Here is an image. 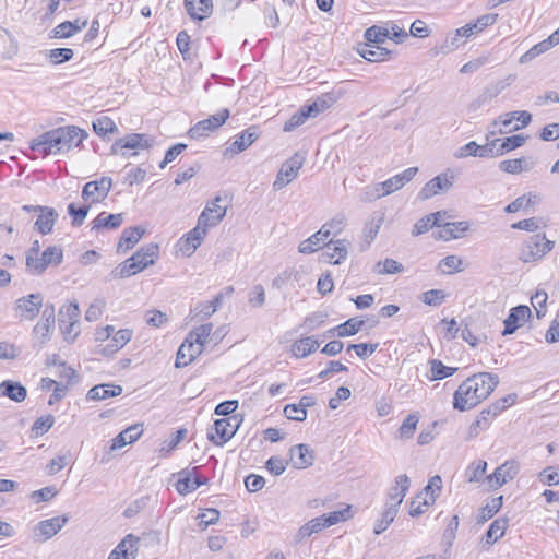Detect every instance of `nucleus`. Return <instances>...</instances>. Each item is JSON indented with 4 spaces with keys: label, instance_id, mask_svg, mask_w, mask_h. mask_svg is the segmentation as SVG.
I'll use <instances>...</instances> for the list:
<instances>
[{
    "label": "nucleus",
    "instance_id": "nucleus-1",
    "mask_svg": "<svg viewBox=\"0 0 559 559\" xmlns=\"http://www.w3.org/2000/svg\"><path fill=\"white\" fill-rule=\"evenodd\" d=\"M499 378L495 373L479 372L463 381L453 395V407L466 412L486 400L496 389Z\"/></svg>",
    "mask_w": 559,
    "mask_h": 559
},
{
    "label": "nucleus",
    "instance_id": "nucleus-2",
    "mask_svg": "<svg viewBox=\"0 0 559 559\" xmlns=\"http://www.w3.org/2000/svg\"><path fill=\"white\" fill-rule=\"evenodd\" d=\"M87 132L76 126L52 129L34 139L31 150L44 156L63 154L78 147L86 138Z\"/></svg>",
    "mask_w": 559,
    "mask_h": 559
},
{
    "label": "nucleus",
    "instance_id": "nucleus-3",
    "mask_svg": "<svg viewBox=\"0 0 559 559\" xmlns=\"http://www.w3.org/2000/svg\"><path fill=\"white\" fill-rule=\"evenodd\" d=\"M213 323L200 324L192 329L177 352L175 367L183 368L190 365L204 349L213 331Z\"/></svg>",
    "mask_w": 559,
    "mask_h": 559
},
{
    "label": "nucleus",
    "instance_id": "nucleus-4",
    "mask_svg": "<svg viewBox=\"0 0 559 559\" xmlns=\"http://www.w3.org/2000/svg\"><path fill=\"white\" fill-rule=\"evenodd\" d=\"M555 247V241L548 240L545 234H535L523 241L519 259L524 263L535 262L545 257Z\"/></svg>",
    "mask_w": 559,
    "mask_h": 559
},
{
    "label": "nucleus",
    "instance_id": "nucleus-5",
    "mask_svg": "<svg viewBox=\"0 0 559 559\" xmlns=\"http://www.w3.org/2000/svg\"><path fill=\"white\" fill-rule=\"evenodd\" d=\"M56 325L55 306L48 304L41 313V319L33 328V347L40 350L51 340Z\"/></svg>",
    "mask_w": 559,
    "mask_h": 559
},
{
    "label": "nucleus",
    "instance_id": "nucleus-6",
    "mask_svg": "<svg viewBox=\"0 0 559 559\" xmlns=\"http://www.w3.org/2000/svg\"><path fill=\"white\" fill-rule=\"evenodd\" d=\"M152 142L153 140L146 134L130 133L117 140L111 146V152L114 154H121L124 157H130L135 155L138 150L148 148Z\"/></svg>",
    "mask_w": 559,
    "mask_h": 559
},
{
    "label": "nucleus",
    "instance_id": "nucleus-7",
    "mask_svg": "<svg viewBox=\"0 0 559 559\" xmlns=\"http://www.w3.org/2000/svg\"><path fill=\"white\" fill-rule=\"evenodd\" d=\"M44 306V298L40 293H33L22 296L15 300V317L20 321H33Z\"/></svg>",
    "mask_w": 559,
    "mask_h": 559
},
{
    "label": "nucleus",
    "instance_id": "nucleus-8",
    "mask_svg": "<svg viewBox=\"0 0 559 559\" xmlns=\"http://www.w3.org/2000/svg\"><path fill=\"white\" fill-rule=\"evenodd\" d=\"M62 249L56 246H50L44 250L41 257H34L33 254H27L26 265L34 274H41L48 265H59L62 263Z\"/></svg>",
    "mask_w": 559,
    "mask_h": 559
},
{
    "label": "nucleus",
    "instance_id": "nucleus-9",
    "mask_svg": "<svg viewBox=\"0 0 559 559\" xmlns=\"http://www.w3.org/2000/svg\"><path fill=\"white\" fill-rule=\"evenodd\" d=\"M239 423L240 420L236 416L216 419L213 429L207 432V437L214 444L223 445L235 436Z\"/></svg>",
    "mask_w": 559,
    "mask_h": 559
},
{
    "label": "nucleus",
    "instance_id": "nucleus-10",
    "mask_svg": "<svg viewBox=\"0 0 559 559\" xmlns=\"http://www.w3.org/2000/svg\"><path fill=\"white\" fill-rule=\"evenodd\" d=\"M305 159L306 158H305L304 154L296 153L293 157H290L288 160H286L282 165V167L276 176V179L273 183V189L281 190L285 186H287L290 181H293L297 177L300 168L302 167Z\"/></svg>",
    "mask_w": 559,
    "mask_h": 559
},
{
    "label": "nucleus",
    "instance_id": "nucleus-11",
    "mask_svg": "<svg viewBox=\"0 0 559 559\" xmlns=\"http://www.w3.org/2000/svg\"><path fill=\"white\" fill-rule=\"evenodd\" d=\"M229 117V110L223 109L209 118L199 121L189 130V136L191 139H200L207 136L210 132L217 130Z\"/></svg>",
    "mask_w": 559,
    "mask_h": 559
},
{
    "label": "nucleus",
    "instance_id": "nucleus-12",
    "mask_svg": "<svg viewBox=\"0 0 559 559\" xmlns=\"http://www.w3.org/2000/svg\"><path fill=\"white\" fill-rule=\"evenodd\" d=\"M112 187V179L103 176L99 180L88 181L82 190V199L91 203H97L107 198Z\"/></svg>",
    "mask_w": 559,
    "mask_h": 559
},
{
    "label": "nucleus",
    "instance_id": "nucleus-13",
    "mask_svg": "<svg viewBox=\"0 0 559 559\" xmlns=\"http://www.w3.org/2000/svg\"><path fill=\"white\" fill-rule=\"evenodd\" d=\"M516 76L515 74H509L503 80H500L491 85H488L483 93L474 99L469 105V110L476 111L489 102H491L493 98H496L503 90H506L508 86H510L514 81Z\"/></svg>",
    "mask_w": 559,
    "mask_h": 559
},
{
    "label": "nucleus",
    "instance_id": "nucleus-14",
    "mask_svg": "<svg viewBox=\"0 0 559 559\" xmlns=\"http://www.w3.org/2000/svg\"><path fill=\"white\" fill-rule=\"evenodd\" d=\"M532 316V310L526 305H519L511 308L508 317L503 321L504 329L502 331V335L507 336L514 334L519 328L530 321Z\"/></svg>",
    "mask_w": 559,
    "mask_h": 559
},
{
    "label": "nucleus",
    "instance_id": "nucleus-15",
    "mask_svg": "<svg viewBox=\"0 0 559 559\" xmlns=\"http://www.w3.org/2000/svg\"><path fill=\"white\" fill-rule=\"evenodd\" d=\"M22 210L25 212H39L38 218L35 222V228L43 235L52 231L58 213L48 206L41 205H23Z\"/></svg>",
    "mask_w": 559,
    "mask_h": 559
},
{
    "label": "nucleus",
    "instance_id": "nucleus-16",
    "mask_svg": "<svg viewBox=\"0 0 559 559\" xmlns=\"http://www.w3.org/2000/svg\"><path fill=\"white\" fill-rule=\"evenodd\" d=\"M221 201V197H216L204 207L198 218V226L204 227L207 231L209 227H214L219 224V222L226 215V206H221L218 204Z\"/></svg>",
    "mask_w": 559,
    "mask_h": 559
},
{
    "label": "nucleus",
    "instance_id": "nucleus-17",
    "mask_svg": "<svg viewBox=\"0 0 559 559\" xmlns=\"http://www.w3.org/2000/svg\"><path fill=\"white\" fill-rule=\"evenodd\" d=\"M520 472V463L516 460H508L487 477L490 487L498 488L508 480H512Z\"/></svg>",
    "mask_w": 559,
    "mask_h": 559
},
{
    "label": "nucleus",
    "instance_id": "nucleus-18",
    "mask_svg": "<svg viewBox=\"0 0 559 559\" xmlns=\"http://www.w3.org/2000/svg\"><path fill=\"white\" fill-rule=\"evenodd\" d=\"M141 538L128 534L109 554L108 559H135Z\"/></svg>",
    "mask_w": 559,
    "mask_h": 559
},
{
    "label": "nucleus",
    "instance_id": "nucleus-19",
    "mask_svg": "<svg viewBox=\"0 0 559 559\" xmlns=\"http://www.w3.org/2000/svg\"><path fill=\"white\" fill-rule=\"evenodd\" d=\"M158 252L159 248L157 245L148 243L138 250L131 258H129V260L131 263H134L132 266L134 267V271L139 273L155 263Z\"/></svg>",
    "mask_w": 559,
    "mask_h": 559
},
{
    "label": "nucleus",
    "instance_id": "nucleus-20",
    "mask_svg": "<svg viewBox=\"0 0 559 559\" xmlns=\"http://www.w3.org/2000/svg\"><path fill=\"white\" fill-rule=\"evenodd\" d=\"M258 138L259 134L254 127L246 129L225 148L224 156L233 157L246 151Z\"/></svg>",
    "mask_w": 559,
    "mask_h": 559
},
{
    "label": "nucleus",
    "instance_id": "nucleus-21",
    "mask_svg": "<svg viewBox=\"0 0 559 559\" xmlns=\"http://www.w3.org/2000/svg\"><path fill=\"white\" fill-rule=\"evenodd\" d=\"M452 181L447 174H441L430 179L419 191L421 200H428L437 194L447 192L452 187Z\"/></svg>",
    "mask_w": 559,
    "mask_h": 559
},
{
    "label": "nucleus",
    "instance_id": "nucleus-22",
    "mask_svg": "<svg viewBox=\"0 0 559 559\" xmlns=\"http://www.w3.org/2000/svg\"><path fill=\"white\" fill-rule=\"evenodd\" d=\"M409 484L411 481L407 475H399L395 478V485L390 487L389 489V501L386 502L385 506L389 508L396 509L399 511L400 504L403 502V499L409 489Z\"/></svg>",
    "mask_w": 559,
    "mask_h": 559
},
{
    "label": "nucleus",
    "instance_id": "nucleus-23",
    "mask_svg": "<svg viewBox=\"0 0 559 559\" xmlns=\"http://www.w3.org/2000/svg\"><path fill=\"white\" fill-rule=\"evenodd\" d=\"M472 35V28L469 26H462L455 31L453 34H449L444 39L443 44L439 47L435 48V55H448L454 50H456L461 45L464 44L462 38H467Z\"/></svg>",
    "mask_w": 559,
    "mask_h": 559
},
{
    "label": "nucleus",
    "instance_id": "nucleus-24",
    "mask_svg": "<svg viewBox=\"0 0 559 559\" xmlns=\"http://www.w3.org/2000/svg\"><path fill=\"white\" fill-rule=\"evenodd\" d=\"M69 521L67 515L55 516L48 520L40 521L35 530V537L41 536L44 540H47L55 536Z\"/></svg>",
    "mask_w": 559,
    "mask_h": 559
},
{
    "label": "nucleus",
    "instance_id": "nucleus-25",
    "mask_svg": "<svg viewBox=\"0 0 559 559\" xmlns=\"http://www.w3.org/2000/svg\"><path fill=\"white\" fill-rule=\"evenodd\" d=\"M183 5L193 21H203L213 13V0H183Z\"/></svg>",
    "mask_w": 559,
    "mask_h": 559
},
{
    "label": "nucleus",
    "instance_id": "nucleus-26",
    "mask_svg": "<svg viewBox=\"0 0 559 559\" xmlns=\"http://www.w3.org/2000/svg\"><path fill=\"white\" fill-rule=\"evenodd\" d=\"M205 235V228L197 225L180 239V251L190 257L200 247Z\"/></svg>",
    "mask_w": 559,
    "mask_h": 559
},
{
    "label": "nucleus",
    "instance_id": "nucleus-27",
    "mask_svg": "<svg viewBox=\"0 0 559 559\" xmlns=\"http://www.w3.org/2000/svg\"><path fill=\"white\" fill-rule=\"evenodd\" d=\"M330 235L331 230L328 228V225H323L316 234L299 243V252L305 254L316 252L326 245Z\"/></svg>",
    "mask_w": 559,
    "mask_h": 559
},
{
    "label": "nucleus",
    "instance_id": "nucleus-28",
    "mask_svg": "<svg viewBox=\"0 0 559 559\" xmlns=\"http://www.w3.org/2000/svg\"><path fill=\"white\" fill-rule=\"evenodd\" d=\"M207 479L201 476L191 477V472L185 468L178 473V480L176 483V490L180 495H187L197 490L200 486L205 485Z\"/></svg>",
    "mask_w": 559,
    "mask_h": 559
},
{
    "label": "nucleus",
    "instance_id": "nucleus-29",
    "mask_svg": "<svg viewBox=\"0 0 559 559\" xmlns=\"http://www.w3.org/2000/svg\"><path fill=\"white\" fill-rule=\"evenodd\" d=\"M417 171V167H409L402 171L401 174H397L389 178L388 180L381 182V189H383L385 194L389 195L403 188L406 183H408L415 177Z\"/></svg>",
    "mask_w": 559,
    "mask_h": 559
},
{
    "label": "nucleus",
    "instance_id": "nucleus-30",
    "mask_svg": "<svg viewBox=\"0 0 559 559\" xmlns=\"http://www.w3.org/2000/svg\"><path fill=\"white\" fill-rule=\"evenodd\" d=\"M88 22L86 19H76L73 22L66 21L60 24H58L52 31H51V38H70L76 33L81 32L87 26Z\"/></svg>",
    "mask_w": 559,
    "mask_h": 559
},
{
    "label": "nucleus",
    "instance_id": "nucleus-31",
    "mask_svg": "<svg viewBox=\"0 0 559 559\" xmlns=\"http://www.w3.org/2000/svg\"><path fill=\"white\" fill-rule=\"evenodd\" d=\"M132 337V331L129 329H121L115 331L110 337V341L100 348V353L105 356H110L120 350L127 345Z\"/></svg>",
    "mask_w": 559,
    "mask_h": 559
},
{
    "label": "nucleus",
    "instance_id": "nucleus-32",
    "mask_svg": "<svg viewBox=\"0 0 559 559\" xmlns=\"http://www.w3.org/2000/svg\"><path fill=\"white\" fill-rule=\"evenodd\" d=\"M450 215L445 211H438L426 215L418 219L412 229L413 236H419L427 233L433 226H441V218H449Z\"/></svg>",
    "mask_w": 559,
    "mask_h": 559
},
{
    "label": "nucleus",
    "instance_id": "nucleus-33",
    "mask_svg": "<svg viewBox=\"0 0 559 559\" xmlns=\"http://www.w3.org/2000/svg\"><path fill=\"white\" fill-rule=\"evenodd\" d=\"M534 167L532 157H520L514 159H504L500 162L499 169L503 173L518 175L523 171H530Z\"/></svg>",
    "mask_w": 559,
    "mask_h": 559
},
{
    "label": "nucleus",
    "instance_id": "nucleus-34",
    "mask_svg": "<svg viewBox=\"0 0 559 559\" xmlns=\"http://www.w3.org/2000/svg\"><path fill=\"white\" fill-rule=\"evenodd\" d=\"M293 464L297 468H306L313 463L312 451L309 445L300 443L290 449Z\"/></svg>",
    "mask_w": 559,
    "mask_h": 559
},
{
    "label": "nucleus",
    "instance_id": "nucleus-35",
    "mask_svg": "<svg viewBox=\"0 0 559 559\" xmlns=\"http://www.w3.org/2000/svg\"><path fill=\"white\" fill-rule=\"evenodd\" d=\"M142 432L143 429L139 425L126 428L112 439L110 450L115 451L135 442L141 437Z\"/></svg>",
    "mask_w": 559,
    "mask_h": 559
},
{
    "label": "nucleus",
    "instance_id": "nucleus-36",
    "mask_svg": "<svg viewBox=\"0 0 559 559\" xmlns=\"http://www.w3.org/2000/svg\"><path fill=\"white\" fill-rule=\"evenodd\" d=\"M144 233L145 230L139 226L126 228L118 243V252H126L132 249L140 241Z\"/></svg>",
    "mask_w": 559,
    "mask_h": 559
},
{
    "label": "nucleus",
    "instance_id": "nucleus-37",
    "mask_svg": "<svg viewBox=\"0 0 559 559\" xmlns=\"http://www.w3.org/2000/svg\"><path fill=\"white\" fill-rule=\"evenodd\" d=\"M122 393V386L117 384H98L93 386L87 392V399L93 401L106 400L109 397L118 396Z\"/></svg>",
    "mask_w": 559,
    "mask_h": 559
},
{
    "label": "nucleus",
    "instance_id": "nucleus-38",
    "mask_svg": "<svg viewBox=\"0 0 559 559\" xmlns=\"http://www.w3.org/2000/svg\"><path fill=\"white\" fill-rule=\"evenodd\" d=\"M0 395L14 402H22L26 399L27 390L19 382L5 380L0 384Z\"/></svg>",
    "mask_w": 559,
    "mask_h": 559
},
{
    "label": "nucleus",
    "instance_id": "nucleus-39",
    "mask_svg": "<svg viewBox=\"0 0 559 559\" xmlns=\"http://www.w3.org/2000/svg\"><path fill=\"white\" fill-rule=\"evenodd\" d=\"M333 243V247H328V250L323 253L326 257V261L332 264H340L347 257V241L338 239Z\"/></svg>",
    "mask_w": 559,
    "mask_h": 559
},
{
    "label": "nucleus",
    "instance_id": "nucleus-40",
    "mask_svg": "<svg viewBox=\"0 0 559 559\" xmlns=\"http://www.w3.org/2000/svg\"><path fill=\"white\" fill-rule=\"evenodd\" d=\"M123 223V214H107L106 212H102L97 215V217L93 221V229L96 228H107V229H116L121 226Z\"/></svg>",
    "mask_w": 559,
    "mask_h": 559
},
{
    "label": "nucleus",
    "instance_id": "nucleus-41",
    "mask_svg": "<svg viewBox=\"0 0 559 559\" xmlns=\"http://www.w3.org/2000/svg\"><path fill=\"white\" fill-rule=\"evenodd\" d=\"M319 345V342L313 336H306L293 344L292 352L296 357H306L313 353Z\"/></svg>",
    "mask_w": 559,
    "mask_h": 559
},
{
    "label": "nucleus",
    "instance_id": "nucleus-42",
    "mask_svg": "<svg viewBox=\"0 0 559 559\" xmlns=\"http://www.w3.org/2000/svg\"><path fill=\"white\" fill-rule=\"evenodd\" d=\"M358 52L364 59L370 62L384 61L391 55V52L388 49L382 48L380 46H372L369 44H366L362 48L359 49Z\"/></svg>",
    "mask_w": 559,
    "mask_h": 559
},
{
    "label": "nucleus",
    "instance_id": "nucleus-43",
    "mask_svg": "<svg viewBox=\"0 0 559 559\" xmlns=\"http://www.w3.org/2000/svg\"><path fill=\"white\" fill-rule=\"evenodd\" d=\"M323 528H325V524L322 523L320 516L311 519L299 527L295 535V542L300 543L304 539L310 537L312 534L321 532Z\"/></svg>",
    "mask_w": 559,
    "mask_h": 559
},
{
    "label": "nucleus",
    "instance_id": "nucleus-44",
    "mask_svg": "<svg viewBox=\"0 0 559 559\" xmlns=\"http://www.w3.org/2000/svg\"><path fill=\"white\" fill-rule=\"evenodd\" d=\"M508 527V520L507 519H497L495 520L488 531L486 532V535L484 537L485 543L487 545H491L495 542H497L499 538H501L504 535V532Z\"/></svg>",
    "mask_w": 559,
    "mask_h": 559
},
{
    "label": "nucleus",
    "instance_id": "nucleus-45",
    "mask_svg": "<svg viewBox=\"0 0 559 559\" xmlns=\"http://www.w3.org/2000/svg\"><path fill=\"white\" fill-rule=\"evenodd\" d=\"M442 488V480L441 477L436 475L430 478L428 485L424 488V506H430L433 504L437 497L439 496Z\"/></svg>",
    "mask_w": 559,
    "mask_h": 559
},
{
    "label": "nucleus",
    "instance_id": "nucleus-46",
    "mask_svg": "<svg viewBox=\"0 0 559 559\" xmlns=\"http://www.w3.org/2000/svg\"><path fill=\"white\" fill-rule=\"evenodd\" d=\"M353 516L352 514V507L347 506L346 508L330 512L329 514L321 515L322 523L325 524V527H330L332 525H335L340 522H344Z\"/></svg>",
    "mask_w": 559,
    "mask_h": 559
},
{
    "label": "nucleus",
    "instance_id": "nucleus-47",
    "mask_svg": "<svg viewBox=\"0 0 559 559\" xmlns=\"http://www.w3.org/2000/svg\"><path fill=\"white\" fill-rule=\"evenodd\" d=\"M431 368H430V380H443L445 378H449L453 376L457 368L454 367H448L442 364V361L438 359H432L430 361Z\"/></svg>",
    "mask_w": 559,
    "mask_h": 559
},
{
    "label": "nucleus",
    "instance_id": "nucleus-48",
    "mask_svg": "<svg viewBox=\"0 0 559 559\" xmlns=\"http://www.w3.org/2000/svg\"><path fill=\"white\" fill-rule=\"evenodd\" d=\"M364 320H359L357 318H350L344 323L336 326L335 331L337 332V336L345 337L355 335L358 333L364 326Z\"/></svg>",
    "mask_w": 559,
    "mask_h": 559
},
{
    "label": "nucleus",
    "instance_id": "nucleus-49",
    "mask_svg": "<svg viewBox=\"0 0 559 559\" xmlns=\"http://www.w3.org/2000/svg\"><path fill=\"white\" fill-rule=\"evenodd\" d=\"M552 47H554V45H552L551 40L546 38V39L542 40L540 43L534 45L524 55H522L520 58V63H522V64L527 63V62L532 61L533 59H535L536 57H538L539 55L548 51Z\"/></svg>",
    "mask_w": 559,
    "mask_h": 559
},
{
    "label": "nucleus",
    "instance_id": "nucleus-50",
    "mask_svg": "<svg viewBox=\"0 0 559 559\" xmlns=\"http://www.w3.org/2000/svg\"><path fill=\"white\" fill-rule=\"evenodd\" d=\"M487 471V462L479 460L469 464L465 471V478L468 483H477Z\"/></svg>",
    "mask_w": 559,
    "mask_h": 559
},
{
    "label": "nucleus",
    "instance_id": "nucleus-51",
    "mask_svg": "<svg viewBox=\"0 0 559 559\" xmlns=\"http://www.w3.org/2000/svg\"><path fill=\"white\" fill-rule=\"evenodd\" d=\"M548 295L545 290H537L531 296V304L535 310L537 319H543L547 313Z\"/></svg>",
    "mask_w": 559,
    "mask_h": 559
},
{
    "label": "nucleus",
    "instance_id": "nucleus-52",
    "mask_svg": "<svg viewBox=\"0 0 559 559\" xmlns=\"http://www.w3.org/2000/svg\"><path fill=\"white\" fill-rule=\"evenodd\" d=\"M397 510L385 506L384 511L381 513V518L374 523L373 532L377 535L383 533L389 525L394 521Z\"/></svg>",
    "mask_w": 559,
    "mask_h": 559
},
{
    "label": "nucleus",
    "instance_id": "nucleus-53",
    "mask_svg": "<svg viewBox=\"0 0 559 559\" xmlns=\"http://www.w3.org/2000/svg\"><path fill=\"white\" fill-rule=\"evenodd\" d=\"M526 142V136L522 134H516L512 136L504 138L500 145L498 146V154L503 155L510 151H513L518 147H521Z\"/></svg>",
    "mask_w": 559,
    "mask_h": 559
},
{
    "label": "nucleus",
    "instance_id": "nucleus-54",
    "mask_svg": "<svg viewBox=\"0 0 559 559\" xmlns=\"http://www.w3.org/2000/svg\"><path fill=\"white\" fill-rule=\"evenodd\" d=\"M381 187V182L365 187L360 193V201L370 203L385 197L386 194Z\"/></svg>",
    "mask_w": 559,
    "mask_h": 559
},
{
    "label": "nucleus",
    "instance_id": "nucleus-55",
    "mask_svg": "<svg viewBox=\"0 0 559 559\" xmlns=\"http://www.w3.org/2000/svg\"><path fill=\"white\" fill-rule=\"evenodd\" d=\"M383 223V217L371 218L368 221L364 227V238L366 241V246L369 247L371 242L376 239L381 225Z\"/></svg>",
    "mask_w": 559,
    "mask_h": 559
},
{
    "label": "nucleus",
    "instance_id": "nucleus-56",
    "mask_svg": "<svg viewBox=\"0 0 559 559\" xmlns=\"http://www.w3.org/2000/svg\"><path fill=\"white\" fill-rule=\"evenodd\" d=\"M378 274H397L404 271V266L402 263L396 260L386 258L384 261H380L376 265Z\"/></svg>",
    "mask_w": 559,
    "mask_h": 559
},
{
    "label": "nucleus",
    "instance_id": "nucleus-57",
    "mask_svg": "<svg viewBox=\"0 0 559 559\" xmlns=\"http://www.w3.org/2000/svg\"><path fill=\"white\" fill-rule=\"evenodd\" d=\"M418 424V416L416 414H409L401 427L399 428V435L402 439H409L413 437Z\"/></svg>",
    "mask_w": 559,
    "mask_h": 559
},
{
    "label": "nucleus",
    "instance_id": "nucleus-58",
    "mask_svg": "<svg viewBox=\"0 0 559 559\" xmlns=\"http://www.w3.org/2000/svg\"><path fill=\"white\" fill-rule=\"evenodd\" d=\"M74 56V52L71 48H55L50 49L47 52L48 59L53 64H60L67 61H70Z\"/></svg>",
    "mask_w": 559,
    "mask_h": 559
},
{
    "label": "nucleus",
    "instance_id": "nucleus-59",
    "mask_svg": "<svg viewBox=\"0 0 559 559\" xmlns=\"http://www.w3.org/2000/svg\"><path fill=\"white\" fill-rule=\"evenodd\" d=\"M365 38L369 43L383 44L388 38V27L373 25L366 29Z\"/></svg>",
    "mask_w": 559,
    "mask_h": 559
},
{
    "label": "nucleus",
    "instance_id": "nucleus-60",
    "mask_svg": "<svg viewBox=\"0 0 559 559\" xmlns=\"http://www.w3.org/2000/svg\"><path fill=\"white\" fill-rule=\"evenodd\" d=\"M462 264L463 261L457 255H447L440 261L439 267L442 273L451 274L454 271L461 272L463 270Z\"/></svg>",
    "mask_w": 559,
    "mask_h": 559
},
{
    "label": "nucleus",
    "instance_id": "nucleus-61",
    "mask_svg": "<svg viewBox=\"0 0 559 559\" xmlns=\"http://www.w3.org/2000/svg\"><path fill=\"white\" fill-rule=\"evenodd\" d=\"M80 314L79 305L76 302H69L60 308L59 322L79 320Z\"/></svg>",
    "mask_w": 559,
    "mask_h": 559
},
{
    "label": "nucleus",
    "instance_id": "nucleus-62",
    "mask_svg": "<svg viewBox=\"0 0 559 559\" xmlns=\"http://www.w3.org/2000/svg\"><path fill=\"white\" fill-rule=\"evenodd\" d=\"M94 131L98 135H106L117 130L116 123L109 117H100L93 122Z\"/></svg>",
    "mask_w": 559,
    "mask_h": 559
},
{
    "label": "nucleus",
    "instance_id": "nucleus-63",
    "mask_svg": "<svg viewBox=\"0 0 559 559\" xmlns=\"http://www.w3.org/2000/svg\"><path fill=\"white\" fill-rule=\"evenodd\" d=\"M378 346V343H359L349 345L347 350H354L359 358L367 359L377 350Z\"/></svg>",
    "mask_w": 559,
    "mask_h": 559
},
{
    "label": "nucleus",
    "instance_id": "nucleus-64",
    "mask_svg": "<svg viewBox=\"0 0 559 559\" xmlns=\"http://www.w3.org/2000/svg\"><path fill=\"white\" fill-rule=\"evenodd\" d=\"M248 302L253 308H260L265 302V290L261 284L254 285L248 294Z\"/></svg>",
    "mask_w": 559,
    "mask_h": 559
}]
</instances>
